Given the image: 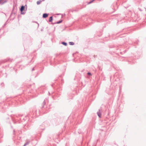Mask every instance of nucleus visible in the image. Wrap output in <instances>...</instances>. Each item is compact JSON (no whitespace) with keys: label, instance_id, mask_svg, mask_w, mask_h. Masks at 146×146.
<instances>
[{"label":"nucleus","instance_id":"9","mask_svg":"<svg viewBox=\"0 0 146 146\" xmlns=\"http://www.w3.org/2000/svg\"><path fill=\"white\" fill-rule=\"evenodd\" d=\"M63 45L65 46H66L67 45V44L66 42H62L61 43Z\"/></svg>","mask_w":146,"mask_h":146},{"label":"nucleus","instance_id":"2","mask_svg":"<svg viewBox=\"0 0 146 146\" xmlns=\"http://www.w3.org/2000/svg\"><path fill=\"white\" fill-rule=\"evenodd\" d=\"M48 14L46 13H44L42 15V17L45 18L48 17Z\"/></svg>","mask_w":146,"mask_h":146},{"label":"nucleus","instance_id":"18","mask_svg":"<svg viewBox=\"0 0 146 146\" xmlns=\"http://www.w3.org/2000/svg\"><path fill=\"white\" fill-rule=\"evenodd\" d=\"M70 11H71L72 12V10H70Z\"/></svg>","mask_w":146,"mask_h":146},{"label":"nucleus","instance_id":"14","mask_svg":"<svg viewBox=\"0 0 146 146\" xmlns=\"http://www.w3.org/2000/svg\"><path fill=\"white\" fill-rule=\"evenodd\" d=\"M94 0H92L91 1H90V2H89L88 4H90L92 2H93Z\"/></svg>","mask_w":146,"mask_h":146},{"label":"nucleus","instance_id":"3","mask_svg":"<svg viewBox=\"0 0 146 146\" xmlns=\"http://www.w3.org/2000/svg\"><path fill=\"white\" fill-rule=\"evenodd\" d=\"M47 99H45L43 103V105L42 106V108H43L44 107V105H45V104H46V101H47Z\"/></svg>","mask_w":146,"mask_h":146},{"label":"nucleus","instance_id":"12","mask_svg":"<svg viewBox=\"0 0 146 146\" xmlns=\"http://www.w3.org/2000/svg\"><path fill=\"white\" fill-rule=\"evenodd\" d=\"M41 2L42 1L41 0L38 1L36 2L37 5H38L40 4Z\"/></svg>","mask_w":146,"mask_h":146},{"label":"nucleus","instance_id":"20","mask_svg":"<svg viewBox=\"0 0 146 146\" xmlns=\"http://www.w3.org/2000/svg\"><path fill=\"white\" fill-rule=\"evenodd\" d=\"M1 2V1H0V2Z\"/></svg>","mask_w":146,"mask_h":146},{"label":"nucleus","instance_id":"7","mask_svg":"<svg viewBox=\"0 0 146 146\" xmlns=\"http://www.w3.org/2000/svg\"><path fill=\"white\" fill-rule=\"evenodd\" d=\"M62 20H61L60 21H59L55 23H53L52 24L53 25L54 24H59V23H61L62 22Z\"/></svg>","mask_w":146,"mask_h":146},{"label":"nucleus","instance_id":"19","mask_svg":"<svg viewBox=\"0 0 146 146\" xmlns=\"http://www.w3.org/2000/svg\"><path fill=\"white\" fill-rule=\"evenodd\" d=\"M44 0H42V1H44Z\"/></svg>","mask_w":146,"mask_h":146},{"label":"nucleus","instance_id":"16","mask_svg":"<svg viewBox=\"0 0 146 146\" xmlns=\"http://www.w3.org/2000/svg\"><path fill=\"white\" fill-rule=\"evenodd\" d=\"M13 132H14V133L15 132V130H13Z\"/></svg>","mask_w":146,"mask_h":146},{"label":"nucleus","instance_id":"5","mask_svg":"<svg viewBox=\"0 0 146 146\" xmlns=\"http://www.w3.org/2000/svg\"><path fill=\"white\" fill-rule=\"evenodd\" d=\"M7 2V0H3V1L0 3L1 5L6 3Z\"/></svg>","mask_w":146,"mask_h":146},{"label":"nucleus","instance_id":"10","mask_svg":"<svg viewBox=\"0 0 146 146\" xmlns=\"http://www.w3.org/2000/svg\"><path fill=\"white\" fill-rule=\"evenodd\" d=\"M33 115L35 116H38L39 115V114H37L36 111H35V113H33Z\"/></svg>","mask_w":146,"mask_h":146},{"label":"nucleus","instance_id":"1","mask_svg":"<svg viewBox=\"0 0 146 146\" xmlns=\"http://www.w3.org/2000/svg\"><path fill=\"white\" fill-rule=\"evenodd\" d=\"M25 7L24 6L22 5L21 6V8L20 9V11L21 12V14H23L25 13H24L23 12V11L25 10Z\"/></svg>","mask_w":146,"mask_h":146},{"label":"nucleus","instance_id":"15","mask_svg":"<svg viewBox=\"0 0 146 146\" xmlns=\"http://www.w3.org/2000/svg\"><path fill=\"white\" fill-rule=\"evenodd\" d=\"M34 70V68H33L32 69V71H33V70Z\"/></svg>","mask_w":146,"mask_h":146},{"label":"nucleus","instance_id":"4","mask_svg":"<svg viewBox=\"0 0 146 146\" xmlns=\"http://www.w3.org/2000/svg\"><path fill=\"white\" fill-rule=\"evenodd\" d=\"M97 113L98 116L100 117L101 116V113L100 112V110H99L97 112Z\"/></svg>","mask_w":146,"mask_h":146},{"label":"nucleus","instance_id":"13","mask_svg":"<svg viewBox=\"0 0 146 146\" xmlns=\"http://www.w3.org/2000/svg\"><path fill=\"white\" fill-rule=\"evenodd\" d=\"M87 74L89 76H90L92 75L91 73L90 72H88L87 73Z\"/></svg>","mask_w":146,"mask_h":146},{"label":"nucleus","instance_id":"11","mask_svg":"<svg viewBox=\"0 0 146 146\" xmlns=\"http://www.w3.org/2000/svg\"><path fill=\"white\" fill-rule=\"evenodd\" d=\"M69 44L70 45H73L74 44V43L72 42H69Z\"/></svg>","mask_w":146,"mask_h":146},{"label":"nucleus","instance_id":"8","mask_svg":"<svg viewBox=\"0 0 146 146\" xmlns=\"http://www.w3.org/2000/svg\"><path fill=\"white\" fill-rule=\"evenodd\" d=\"M52 20H53V17H52V16H51L49 18L48 21L49 22H51L52 21Z\"/></svg>","mask_w":146,"mask_h":146},{"label":"nucleus","instance_id":"17","mask_svg":"<svg viewBox=\"0 0 146 146\" xmlns=\"http://www.w3.org/2000/svg\"><path fill=\"white\" fill-rule=\"evenodd\" d=\"M3 0H0V1H2Z\"/></svg>","mask_w":146,"mask_h":146},{"label":"nucleus","instance_id":"6","mask_svg":"<svg viewBox=\"0 0 146 146\" xmlns=\"http://www.w3.org/2000/svg\"><path fill=\"white\" fill-rule=\"evenodd\" d=\"M30 143V141L29 140H27V142L25 143L23 146H26L27 145H28Z\"/></svg>","mask_w":146,"mask_h":146}]
</instances>
